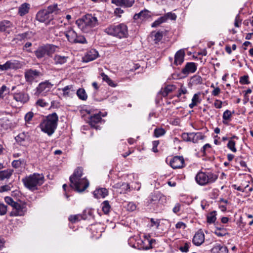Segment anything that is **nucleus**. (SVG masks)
<instances>
[{"mask_svg":"<svg viewBox=\"0 0 253 253\" xmlns=\"http://www.w3.org/2000/svg\"><path fill=\"white\" fill-rule=\"evenodd\" d=\"M165 22V18L163 17V16H161L159 17L158 19L155 20L151 25V26L152 27H157L158 26H159L161 24H162L163 23Z\"/></svg>","mask_w":253,"mask_h":253,"instance_id":"obj_47","label":"nucleus"},{"mask_svg":"<svg viewBox=\"0 0 253 253\" xmlns=\"http://www.w3.org/2000/svg\"><path fill=\"white\" fill-rule=\"evenodd\" d=\"M231 115L232 113L231 111L229 110H226L223 114V120L225 121H230L231 120Z\"/></svg>","mask_w":253,"mask_h":253,"instance_id":"obj_50","label":"nucleus"},{"mask_svg":"<svg viewBox=\"0 0 253 253\" xmlns=\"http://www.w3.org/2000/svg\"><path fill=\"white\" fill-rule=\"evenodd\" d=\"M197 68L196 63L194 62H187L185 67L182 69L181 73L184 76H187L190 73H194Z\"/></svg>","mask_w":253,"mask_h":253,"instance_id":"obj_15","label":"nucleus"},{"mask_svg":"<svg viewBox=\"0 0 253 253\" xmlns=\"http://www.w3.org/2000/svg\"><path fill=\"white\" fill-rule=\"evenodd\" d=\"M154 133L155 137H159L166 133V130L162 127L156 128L154 130Z\"/></svg>","mask_w":253,"mask_h":253,"instance_id":"obj_46","label":"nucleus"},{"mask_svg":"<svg viewBox=\"0 0 253 253\" xmlns=\"http://www.w3.org/2000/svg\"><path fill=\"white\" fill-rule=\"evenodd\" d=\"M191 82L194 85L201 84H203V79L200 76L195 75L191 79Z\"/></svg>","mask_w":253,"mask_h":253,"instance_id":"obj_35","label":"nucleus"},{"mask_svg":"<svg viewBox=\"0 0 253 253\" xmlns=\"http://www.w3.org/2000/svg\"><path fill=\"white\" fill-rule=\"evenodd\" d=\"M200 92L194 94L192 99V102L189 105V107L191 109L193 108L199 103H201V99L200 98Z\"/></svg>","mask_w":253,"mask_h":253,"instance_id":"obj_31","label":"nucleus"},{"mask_svg":"<svg viewBox=\"0 0 253 253\" xmlns=\"http://www.w3.org/2000/svg\"><path fill=\"white\" fill-rule=\"evenodd\" d=\"M46 53L47 55L50 56L51 54H52L56 50V49L57 48V46L53 45V44H46L44 45Z\"/></svg>","mask_w":253,"mask_h":253,"instance_id":"obj_38","label":"nucleus"},{"mask_svg":"<svg viewBox=\"0 0 253 253\" xmlns=\"http://www.w3.org/2000/svg\"><path fill=\"white\" fill-rule=\"evenodd\" d=\"M13 98L17 102L25 103L28 101L29 95L24 91H19L13 94Z\"/></svg>","mask_w":253,"mask_h":253,"instance_id":"obj_17","label":"nucleus"},{"mask_svg":"<svg viewBox=\"0 0 253 253\" xmlns=\"http://www.w3.org/2000/svg\"><path fill=\"white\" fill-rule=\"evenodd\" d=\"M186 224L183 222H178L175 225V227L176 229L183 228L184 229L186 228Z\"/></svg>","mask_w":253,"mask_h":253,"instance_id":"obj_62","label":"nucleus"},{"mask_svg":"<svg viewBox=\"0 0 253 253\" xmlns=\"http://www.w3.org/2000/svg\"><path fill=\"white\" fill-rule=\"evenodd\" d=\"M60 9L57 3L48 6L46 8L39 10L36 16L37 20L44 23L46 25L50 24L54 19V16L59 14Z\"/></svg>","mask_w":253,"mask_h":253,"instance_id":"obj_2","label":"nucleus"},{"mask_svg":"<svg viewBox=\"0 0 253 253\" xmlns=\"http://www.w3.org/2000/svg\"><path fill=\"white\" fill-rule=\"evenodd\" d=\"M193 137V142L196 143L199 140H203L205 138V136L201 132L194 133Z\"/></svg>","mask_w":253,"mask_h":253,"instance_id":"obj_44","label":"nucleus"},{"mask_svg":"<svg viewBox=\"0 0 253 253\" xmlns=\"http://www.w3.org/2000/svg\"><path fill=\"white\" fill-rule=\"evenodd\" d=\"M163 37V32L158 31L156 32L154 35V39L155 43H158L162 39Z\"/></svg>","mask_w":253,"mask_h":253,"instance_id":"obj_48","label":"nucleus"},{"mask_svg":"<svg viewBox=\"0 0 253 253\" xmlns=\"http://www.w3.org/2000/svg\"><path fill=\"white\" fill-rule=\"evenodd\" d=\"M176 89V86L173 84H169L167 85L163 89H162L160 91V93L162 94V95L165 97L168 96V95L173 91L174 90Z\"/></svg>","mask_w":253,"mask_h":253,"instance_id":"obj_27","label":"nucleus"},{"mask_svg":"<svg viewBox=\"0 0 253 253\" xmlns=\"http://www.w3.org/2000/svg\"><path fill=\"white\" fill-rule=\"evenodd\" d=\"M28 136H29L27 135V133L22 132L19 134L15 137V139L17 142L22 143V142L24 141L26 139H27L28 138Z\"/></svg>","mask_w":253,"mask_h":253,"instance_id":"obj_43","label":"nucleus"},{"mask_svg":"<svg viewBox=\"0 0 253 253\" xmlns=\"http://www.w3.org/2000/svg\"><path fill=\"white\" fill-rule=\"evenodd\" d=\"M30 8V4L25 2L19 7L18 13L20 16H23L29 12Z\"/></svg>","mask_w":253,"mask_h":253,"instance_id":"obj_25","label":"nucleus"},{"mask_svg":"<svg viewBox=\"0 0 253 253\" xmlns=\"http://www.w3.org/2000/svg\"><path fill=\"white\" fill-rule=\"evenodd\" d=\"M205 241V235L201 230H198L194 235L192 242L196 246H200Z\"/></svg>","mask_w":253,"mask_h":253,"instance_id":"obj_16","label":"nucleus"},{"mask_svg":"<svg viewBox=\"0 0 253 253\" xmlns=\"http://www.w3.org/2000/svg\"><path fill=\"white\" fill-rule=\"evenodd\" d=\"M36 104L37 105H39L42 107H47L48 105V103L46 102H45L43 99H39L37 102Z\"/></svg>","mask_w":253,"mask_h":253,"instance_id":"obj_54","label":"nucleus"},{"mask_svg":"<svg viewBox=\"0 0 253 253\" xmlns=\"http://www.w3.org/2000/svg\"><path fill=\"white\" fill-rule=\"evenodd\" d=\"M13 170L11 169H7L0 171V180L9 178L12 175Z\"/></svg>","mask_w":253,"mask_h":253,"instance_id":"obj_33","label":"nucleus"},{"mask_svg":"<svg viewBox=\"0 0 253 253\" xmlns=\"http://www.w3.org/2000/svg\"><path fill=\"white\" fill-rule=\"evenodd\" d=\"M10 69H19L23 67V63L16 60L8 61Z\"/></svg>","mask_w":253,"mask_h":253,"instance_id":"obj_30","label":"nucleus"},{"mask_svg":"<svg viewBox=\"0 0 253 253\" xmlns=\"http://www.w3.org/2000/svg\"><path fill=\"white\" fill-rule=\"evenodd\" d=\"M107 34L121 39L126 38L128 35L127 27L123 23L111 25L105 29Z\"/></svg>","mask_w":253,"mask_h":253,"instance_id":"obj_6","label":"nucleus"},{"mask_svg":"<svg viewBox=\"0 0 253 253\" xmlns=\"http://www.w3.org/2000/svg\"><path fill=\"white\" fill-rule=\"evenodd\" d=\"M193 132L191 133H182L181 138L183 141L186 142H193Z\"/></svg>","mask_w":253,"mask_h":253,"instance_id":"obj_41","label":"nucleus"},{"mask_svg":"<svg viewBox=\"0 0 253 253\" xmlns=\"http://www.w3.org/2000/svg\"><path fill=\"white\" fill-rule=\"evenodd\" d=\"M10 69L9 63L8 61H6L4 64L1 65L0 64V71H6Z\"/></svg>","mask_w":253,"mask_h":253,"instance_id":"obj_60","label":"nucleus"},{"mask_svg":"<svg viewBox=\"0 0 253 253\" xmlns=\"http://www.w3.org/2000/svg\"><path fill=\"white\" fill-rule=\"evenodd\" d=\"M85 211H84L83 214H76V215H71L69 217V220L72 223H76L81 220V219L85 220L87 218V216L84 213Z\"/></svg>","mask_w":253,"mask_h":253,"instance_id":"obj_26","label":"nucleus"},{"mask_svg":"<svg viewBox=\"0 0 253 253\" xmlns=\"http://www.w3.org/2000/svg\"><path fill=\"white\" fill-rule=\"evenodd\" d=\"M151 226L153 227L154 226H156V228H158L160 226V221L158 219L155 220L154 218L150 219Z\"/></svg>","mask_w":253,"mask_h":253,"instance_id":"obj_58","label":"nucleus"},{"mask_svg":"<svg viewBox=\"0 0 253 253\" xmlns=\"http://www.w3.org/2000/svg\"><path fill=\"white\" fill-rule=\"evenodd\" d=\"M53 84L48 81L41 83L36 88L35 94L45 95V93L50 91Z\"/></svg>","mask_w":253,"mask_h":253,"instance_id":"obj_11","label":"nucleus"},{"mask_svg":"<svg viewBox=\"0 0 253 253\" xmlns=\"http://www.w3.org/2000/svg\"><path fill=\"white\" fill-rule=\"evenodd\" d=\"M4 201L7 204L11 206L12 207H13V206L16 203V202L13 201V200L12 198L8 197V196L5 197Z\"/></svg>","mask_w":253,"mask_h":253,"instance_id":"obj_51","label":"nucleus"},{"mask_svg":"<svg viewBox=\"0 0 253 253\" xmlns=\"http://www.w3.org/2000/svg\"><path fill=\"white\" fill-rule=\"evenodd\" d=\"M211 253H228V249L224 245L216 244L211 250Z\"/></svg>","mask_w":253,"mask_h":253,"instance_id":"obj_20","label":"nucleus"},{"mask_svg":"<svg viewBox=\"0 0 253 253\" xmlns=\"http://www.w3.org/2000/svg\"><path fill=\"white\" fill-rule=\"evenodd\" d=\"M108 195V191L106 188H100L93 192L94 197L96 199L104 198Z\"/></svg>","mask_w":253,"mask_h":253,"instance_id":"obj_22","label":"nucleus"},{"mask_svg":"<svg viewBox=\"0 0 253 253\" xmlns=\"http://www.w3.org/2000/svg\"><path fill=\"white\" fill-rule=\"evenodd\" d=\"M151 17L150 11L148 10L145 9L144 10L141 11L138 13H136L134 15V19L135 20H137L140 19L141 20H144L147 19Z\"/></svg>","mask_w":253,"mask_h":253,"instance_id":"obj_24","label":"nucleus"},{"mask_svg":"<svg viewBox=\"0 0 253 253\" xmlns=\"http://www.w3.org/2000/svg\"><path fill=\"white\" fill-rule=\"evenodd\" d=\"M100 75L102 77L103 81L106 82L108 84V85L112 87L116 86V84H114V82L109 78V77L105 74V73H102Z\"/></svg>","mask_w":253,"mask_h":253,"instance_id":"obj_42","label":"nucleus"},{"mask_svg":"<svg viewBox=\"0 0 253 253\" xmlns=\"http://www.w3.org/2000/svg\"><path fill=\"white\" fill-rule=\"evenodd\" d=\"M31 35V32L28 31L17 35L16 38L14 40L22 41L25 39H30Z\"/></svg>","mask_w":253,"mask_h":253,"instance_id":"obj_36","label":"nucleus"},{"mask_svg":"<svg viewBox=\"0 0 253 253\" xmlns=\"http://www.w3.org/2000/svg\"><path fill=\"white\" fill-rule=\"evenodd\" d=\"M185 56V52L183 50L180 49L177 51L174 55V60L173 64L175 66L180 65L182 64L184 61Z\"/></svg>","mask_w":253,"mask_h":253,"instance_id":"obj_18","label":"nucleus"},{"mask_svg":"<svg viewBox=\"0 0 253 253\" xmlns=\"http://www.w3.org/2000/svg\"><path fill=\"white\" fill-rule=\"evenodd\" d=\"M7 211V206L3 204L0 203V215H3L6 214Z\"/></svg>","mask_w":253,"mask_h":253,"instance_id":"obj_53","label":"nucleus"},{"mask_svg":"<svg viewBox=\"0 0 253 253\" xmlns=\"http://www.w3.org/2000/svg\"><path fill=\"white\" fill-rule=\"evenodd\" d=\"M169 165L173 169H180L184 166V160L182 156H174L170 162Z\"/></svg>","mask_w":253,"mask_h":253,"instance_id":"obj_13","label":"nucleus"},{"mask_svg":"<svg viewBox=\"0 0 253 253\" xmlns=\"http://www.w3.org/2000/svg\"><path fill=\"white\" fill-rule=\"evenodd\" d=\"M163 17L165 18L166 22L168 19H170L171 20H176L177 16L174 13L169 12L166 13L164 16H163Z\"/></svg>","mask_w":253,"mask_h":253,"instance_id":"obj_45","label":"nucleus"},{"mask_svg":"<svg viewBox=\"0 0 253 253\" xmlns=\"http://www.w3.org/2000/svg\"><path fill=\"white\" fill-rule=\"evenodd\" d=\"M136 206L135 204L133 202H129L127 205V210L130 211H134L135 210Z\"/></svg>","mask_w":253,"mask_h":253,"instance_id":"obj_59","label":"nucleus"},{"mask_svg":"<svg viewBox=\"0 0 253 253\" xmlns=\"http://www.w3.org/2000/svg\"><path fill=\"white\" fill-rule=\"evenodd\" d=\"M242 20L240 18V14H238L236 15L235 22H234V26L236 27H240L241 24Z\"/></svg>","mask_w":253,"mask_h":253,"instance_id":"obj_52","label":"nucleus"},{"mask_svg":"<svg viewBox=\"0 0 253 253\" xmlns=\"http://www.w3.org/2000/svg\"><path fill=\"white\" fill-rule=\"evenodd\" d=\"M218 176L211 172H199L195 176V180L200 185H206L214 182L217 179Z\"/></svg>","mask_w":253,"mask_h":253,"instance_id":"obj_7","label":"nucleus"},{"mask_svg":"<svg viewBox=\"0 0 253 253\" xmlns=\"http://www.w3.org/2000/svg\"><path fill=\"white\" fill-rule=\"evenodd\" d=\"M22 161L19 159V160H14L12 162V166L14 168H18L19 167H20L21 164H22Z\"/></svg>","mask_w":253,"mask_h":253,"instance_id":"obj_56","label":"nucleus"},{"mask_svg":"<svg viewBox=\"0 0 253 253\" xmlns=\"http://www.w3.org/2000/svg\"><path fill=\"white\" fill-rule=\"evenodd\" d=\"M79 29L84 33L89 32L92 28L98 25V19L96 17L91 14H87L81 19H79L76 21Z\"/></svg>","mask_w":253,"mask_h":253,"instance_id":"obj_5","label":"nucleus"},{"mask_svg":"<svg viewBox=\"0 0 253 253\" xmlns=\"http://www.w3.org/2000/svg\"><path fill=\"white\" fill-rule=\"evenodd\" d=\"M61 90L63 91V94L64 96H69L70 95V91H75L73 85H67L64 88H62Z\"/></svg>","mask_w":253,"mask_h":253,"instance_id":"obj_40","label":"nucleus"},{"mask_svg":"<svg viewBox=\"0 0 253 253\" xmlns=\"http://www.w3.org/2000/svg\"><path fill=\"white\" fill-rule=\"evenodd\" d=\"M12 208L10 213L11 216H23L27 211L26 203L24 202H21L20 203L16 202Z\"/></svg>","mask_w":253,"mask_h":253,"instance_id":"obj_10","label":"nucleus"},{"mask_svg":"<svg viewBox=\"0 0 253 253\" xmlns=\"http://www.w3.org/2000/svg\"><path fill=\"white\" fill-rule=\"evenodd\" d=\"M222 101L218 99H216L214 103V107L218 109H220L222 107Z\"/></svg>","mask_w":253,"mask_h":253,"instance_id":"obj_63","label":"nucleus"},{"mask_svg":"<svg viewBox=\"0 0 253 253\" xmlns=\"http://www.w3.org/2000/svg\"><path fill=\"white\" fill-rule=\"evenodd\" d=\"M98 55L99 54L97 50L95 49H91L86 52L84 56L83 57V61L85 63L93 61L96 59Z\"/></svg>","mask_w":253,"mask_h":253,"instance_id":"obj_14","label":"nucleus"},{"mask_svg":"<svg viewBox=\"0 0 253 253\" xmlns=\"http://www.w3.org/2000/svg\"><path fill=\"white\" fill-rule=\"evenodd\" d=\"M83 169L82 167L76 168L69 178L70 187L76 192L81 193L84 191L89 186V182L85 177H82Z\"/></svg>","mask_w":253,"mask_h":253,"instance_id":"obj_1","label":"nucleus"},{"mask_svg":"<svg viewBox=\"0 0 253 253\" xmlns=\"http://www.w3.org/2000/svg\"><path fill=\"white\" fill-rule=\"evenodd\" d=\"M249 77L248 76H244L241 77L240 82L241 84H248L249 82H248Z\"/></svg>","mask_w":253,"mask_h":253,"instance_id":"obj_61","label":"nucleus"},{"mask_svg":"<svg viewBox=\"0 0 253 253\" xmlns=\"http://www.w3.org/2000/svg\"><path fill=\"white\" fill-rule=\"evenodd\" d=\"M216 215L215 211H212L208 214L207 216V222L209 224L214 223L216 219Z\"/></svg>","mask_w":253,"mask_h":253,"instance_id":"obj_37","label":"nucleus"},{"mask_svg":"<svg viewBox=\"0 0 253 253\" xmlns=\"http://www.w3.org/2000/svg\"><path fill=\"white\" fill-rule=\"evenodd\" d=\"M64 35L68 41L71 43L85 44L87 43L84 36L77 34L71 28H70L67 31L65 32Z\"/></svg>","mask_w":253,"mask_h":253,"instance_id":"obj_8","label":"nucleus"},{"mask_svg":"<svg viewBox=\"0 0 253 253\" xmlns=\"http://www.w3.org/2000/svg\"><path fill=\"white\" fill-rule=\"evenodd\" d=\"M134 2V0H112V3L125 7H131Z\"/></svg>","mask_w":253,"mask_h":253,"instance_id":"obj_21","label":"nucleus"},{"mask_svg":"<svg viewBox=\"0 0 253 253\" xmlns=\"http://www.w3.org/2000/svg\"><path fill=\"white\" fill-rule=\"evenodd\" d=\"M165 200L164 196H162L160 193H154L151 195V198L148 201L149 205L154 206V208L157 211H160L163 210V201Z\"/></svg>","mask_w":253,"mask_h":253,"instance_id":"obj_9","label":"nucleus"},{"mask_svg":"<svg viewBox=\"0 0 253 253\" xmlns=\"http://www.w3.org/2000/svg\"><path fill=\"white\" fill-rule=\"evenodd\" d=\"M22 181L26 188L34 191L44 183V177L42 173H34L22 178Z\"/></svg>","mask_w":253,"mask_h":253,"instance_id":"obj_4","label":"nucleus"},{"mask_svg":"<svg viewBox=\"0 0 253 253\" xmlns=\"http://www.w3.org/2000/svg\"><path fill=\"white\" fill-rule=\"evenodd\" d=\"M121 188L122 189V190H124V192H126V191L129 189V185L127 183H123L121 185Z\"/></svg>","mask_w":253,"mask_h":253,"instance_id":"obj_64","label":"nucleus"},{"mask_svg":"<svg viewBox=\"0 0 253 253\" xmlns=\"http://www.w3.org/2000/svg\"><path fill=\"white\" fill-rule=\"evenodd\" d=\"M13 27V23L9 20H4L0 21V32L10 33L9 29Z\"/></svg>","mask_w":253,"mask_h":253,"instance_id":"obj_19","label":"nucleus"},{"mask_svg":"<svg viewBox=\"0 0 253 253\" xmlns=\"http://www.w3.org/2000/svg\"><path fill=\"white\" fill-rule=\"evenodd\" d=\"M189 243L186 242L184 244V246L180 247L179 250L183 253H187L189 251Z\"/></svg>","mask_w":253,"mask_h":253,"instance_id":"obj_57","label":"nucleus"},{"mask_svg":"<svg viewBox=\"0 0 253 253\" xmlns=\"http://www.w3.org/2000/svg\"><path fill=\"white\" fill-rule=\"evenodd\" d=\"M141 242L143 245L140 248L144 250H148L153 248L152 245L156 242V240L153 239L149 240L147 239L144 241H141Z\"/></svg>","mask_w":253,"mask_h":253,"instance_id":"obj_28","label":"nucleus"},{"mask_svg":"<svg viewBox=\"0 0 253 253\" xmlns=\"http://www.w3.org/2000/svg\"><path fill=\"white\" fill-rule=\"evenodd\" d=\"M34 53L38 59L43 58L45 55H47L44 45L39 47L36 51H35Z\"/></svg>","mask_w":253,"mask_h":253,"instance_id":"obj_32","label":"nucleus"},{"mask_svg":"<svg viewBox=\"0 0 253 253\" xmlns=\"http://www.w3.org/2000/svg\"><path fill=\"white\" fill-rule=\"evenodd\" d=\"M101 120V117L100 115L99 114H95L90 116L89 124L92 127L97 129H98L99 126L96 125L100 122Z\"/></svg>","mask_w":253,"mask_h":253,"instance_id":"obj_23","label":"nucleus"},{"mask_svg":"<svg viewBox=\"0 0 253 253\" xmlns=\"http://www.w3.org/2000/svg\"><path fill=\"white\" fill-rule=\"evenodd\" d=\"M41 76L42 74L40 71L32 69L26 70L24 73L25 80L29 83H32L35 79Z\"/></svg>","mask_w":253,"mask_h":253,"instance_id":"obj_12","label":"nucleus"},{"mask_svg":"<svg viewBox=\"0 0 253 253\" xmlns=\"http://www.w3.org/2000/svg\"><path fill=\"white\" fill-rule=\"evenodd\" d=\"M68 57L56 54L54 55L53 60L56 65H62L65 63L67 61Z\"/></svg>","mask_w":253,"mask_h":253,"instance_id":"obj_29","label":"nucleus"},{"mask_svg":"<svg viewBox=\"0 0 253 253\" xmlns=\"http://www.w3.org/2000/svg\"><path fill=\"white\" fill-rule=\"evenodd\" d=\"M34 116V113L32 112H28L25 116V120L26 122L28 123L31 121Z\"/></svg>","mask_w":253,"mask_h":253,"instance_id":"obj_55","label":"nucleus"},{"mask_svg":"<svg viewBox=\"0 0 253 253\" xmlns=\"http://www.w3.org/2000/svg\"><path fill=\"white\" fill-rule=\"evenodd\" d=\"M102 205V210L105 214H107L109 213L111 206L109 204V202L108 201H104L101 204Z\"/></svg>","mask_w":253,"mask_h":253,"instance_id":"obj_39","label":"nucleus"},{"mask_svg":"<svg viewBox=\"0 0 253 253\" xmlns=\"http://www.w3.org/2000/svg\"><path fill=\"white\" fill-rule=\"evenodd\" d=\"M58 116L55 113L48 115L40 124L41 130L48 136L52 135L57 128Z\"/></svg>","mask_w":253,"mask_h":253,"instance_id":"obj_3","label":"nucleus"},{"mask_svg":"<svg viewBox=\"0 0 253 253\" xmlns=\"http://www.w3.org/2000/svg\"><path fill=\"white\" fill-rule=\"evenodd\" d=\"M235 144V142L232 140H230L227 144V147L233 152H236L237 151Z\"/></svg>","mask_w":253,"mask_h":253,"instance_id":"obj_49","label":"nucleus"},{"mask_svg":"<svg viewBox=\"0 0 253 253\" xmlns=\"http://www.w3.org/2000/svg\"><path fill=\"white\" fill-rule=\"evenodd\" d=\"M77 95L79 98L82 100L84 101L87 98V95L85 90L83 88H79L77 90Z\"/></svg>","mask_w":253,"mask_h":253,"instance_id":"obj_34","label":"nucleus"}]
</instances>
